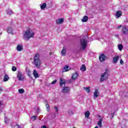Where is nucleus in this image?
<instances>
[{"mask_svg": "<svg viewBox=\"0 0 128 128\" xmlns=\"http://www.w3.org/2000/svg\"><path fill=\"white\" fill-rule=\"evenodd\" d=\"M110 70L106 68L104 72L101 74L100 80V82H104L106 80H108V76H110Z\"/></svg>", "mask_w": 128, "mask_h": 128, "instance_id": "1", "label": "nucleus"}, {"mask_svg": "<svg viewBox=\"0 0 128 128\" xmlns=\"http://www.w3.org/2000/svg\"><path fill=\"white\" fill-rule=\"evenodd\" d=\"M34 32H32L30 28L27 30L24 34V38H26L27 40H30V39L34 38Z\"/></svg>", "mask_w": 128, "mask_h": 128, "instance_id": "2", "label": "nucleus"}, {"mask_svg": "<svg viewBox=\"0 0 128 128\" xmlns=\"http://www.w3.org/2000/svg\"><path fill=\"white\" fill-rule=\"evenodd\" d=\"M34 64L36 68H40V64H42V61L40 60V54L36 53L34 56Z\"/></svg>", "mask_w": 128, "mask_h": 128, "instance_id": "3", "label": "nucleus"}, {"mask_svg": "<svg viewBox=\"0 0 128 128\" xmlns=\"http://www.w3.org/2000/svg\"><path fill=\"white\" fill-rule=\"evenodd\" d=\"M88 44V42L85 38H83L80 40V46H82V50H86V46Z\"/></svg>", "mask_w": 128, "mask_h": 128, "instance_id": "4", "label": "nucleus"}, {"mask_svg": "<svg viewBox=\"0 0 128 128\" xmlns=\"http://www.w3.org/2000/svg\"><path fill=\"white\" fill-rule=\"evenodd\" d=\"M17 78H18L19 80H24V74H22L20 71L18 72Z\"/></svg>", "mask_w": 128, "mask_h": 128, "instance_id": "5", "label": "nucleus"}, {"mask_svg": "<svg viewBox=\"0 0 128 128\" xmlns=\"http://www.w3.org/2000/svg\"><path fill=\"white\" fill-rule=\"evenodd\" d=\"M122 34H124V36H126V34H128V28H126V27L124 26H122Z\"/></svg>", "mask_w": 128, "mask_h": 128, "instance_id": "6", "label": "nucleus"}, {"mask_svg": "<svg viewBox=\"0 0 128 128\" xmlns=\"http://www.w3.org/2000/svg\"><path fill=\"white\" fill-rule=\"evenodd\" d=\"M64 94H68L70 92V88H68V86L64 87L62 90Z\"/></svg>", "mask_w": 128, "mask_h": 128, "instance_id": "7", "label": "nucleus"}, {"mask_svg": "<svg viewBox=\"0 0 128 128\" xmlns=\"http://www.w3.org/2000/svg\"><path fill=\"white\" fill-rule=\"evenodd\" d=\"M59 84L61 88H62V86H66V82L62 80V78H60Z\"/></svg>", "mask_w": 128, "mask_h": 128, "instance_id": "8", "label": "nucleus"}, {"mask_svg": "<svg viewBox=\"0 0 128 128\" xmlns=\"http://www.w3.org/2000/svg\"><path fill=\"white\" fill-rule=\"evenodd\" d=\"M64 22V18H60L56 20V24H62Z\"/></svg>", "mask_w": 128, "mask_h": 128, "instance_id": "9", "label": "nucleus"}, {"mask_svg": "<svg viewBox=\"0 0 128 128\" xmlns=\"http://www.w3.org/2000/svg\"><path fill=\"white\" fill-rule=\"evenodd\" d=\"M122 16V12L121 10H118L116 12V18H120Z\"/></svg>", "mask_w": 128, "mask_h": 128, "instance_id": "10", "label": "nucleus"}, {"mask_svg": "<svg viewBox=\"0 0 128 128\" xmlns=\"http://www.w3.org/2000/svg\"><path fill=\"white\" fill-rule=\"evenodd\" d=\"M120 58V56H116L113 58L112 62L113 64H117L118 59Z\"/></svg>", "mask_w": 128, "mask_h": 128, "instance_id": "11", "label": "nucleus"}, {"mask_svg": "<svg viewBox=\"0 0 128 128\" xmlns=\"http://www.w3.org/2000/svg\"><path fill=\"white\" fill-rule=\"evenodd\" d=\"M71 68L70 67H69L68 66L66 65L64 66V68H63V70L62 72H68V70H70Z\"/></svg>", "mask_w": 128, "mask_h": 128, "instance_id": "12", "label": "nucleus"}, {"mask_svg": "<svg viewBox=\"0 0 128 128\" xmlns=\"http://www.w3.org/2000/svg\"><path fill=\"white\" fill-rule=\"evenodd\" d=\"M99 60L101 62H104V60H106V56H104V54H102L99 56Z\"/></svg>", "mask_w": 128, "mask_h": 128, "instance_id": "13", "label": "nucleus"}, {"mask_svg": "<svg viewBox=\"0 0 128 128\" xmlns=\"http://www.w3.org/2000/svg\"><path fill=\"white\" fill-rule=\"evenodd\" d=\"M94 98H98L100 96V92H98V90L96 89L94 92Z\"/></svg>", "mask_w": 128, "mask_h": 128, "instance_id": "14", "label": "nucleus"}, {"mask_svg": "<svg viewBox=\"0 0 128 128\" xmlns=\"http://www.w3.org/2000/svg\"><path fill=\"white\" fill-rule=\"evenodd\" d=\"M78 72H76L72 74V80H76V78H78Z\"/></svg>", "mask_w": 128, "mask_h": 128, "instance_id": "15", "label": "nucleus"}, {"mask_svg": "<svg viewBox=\"0 0 128 128\" xmlns=\"http://www.w3.org/2000/svg\"><path fill=\"white\" fill-rule=\"evenodd\" d=\"M16 50L18 52H22V50H24V48H22V46L20 44H18L16 47Z\"/></svg>", "mask_w": 128, "mask_h": 128, "instance_id": "16", "label": "nucleus"}, {"mask_svg": "<svg viewBox=\"0 0 128 128\" xmlns=\"http://www.w3.org/2000/svg\"><path fill=\"white\" fill-rule=\"evenodd\" d=\"M33 75L35 78H40V76L38 75V73L36 70H34L33 72Z\"/></svg>", "mask_w": 128, "mask_h": 128, "instance_id": "17", "label": "nucleus"}, {"mask_svg": "<svg viewBox=\"0 0 128 128\" xmlns=\"http://www.w3.org/2000/svg\"><path fill=\"white\" fill-rule=\"evenodd\" d=\"M102 118H100L99 120V121L97 122L98 126H99V128H102Z\"/></svg>", "mask_w": 128, "mask_h": 128, "instance_id": "18", "label": "nucleus"}, {"mask_svg": "<svg viewBox=\"0 0 128 128\" xmlns=\"http://www.w3.org/2000/svg\"><path fill=\"white\" fill-rule=\"evenodd\" d=\"M80 70L82 72H86V65L83 64L80 68Z\"/></svg>", "mask_w": 128, "mask_h": 128, "instance_id": "19", "label": "nucleus"}, {"mask_svg": "<svg viewBox=\"0 0 128 128\" xmlns=\"http://www.w3.org/2000/svg\"><path fill=\"white\" fill-rule=\"evenodd\" d=\"M88 20V16H84L82 19V22H86Z\"/></svg>", "mask_w": 128, "mask_h": 128, "instance_id": "20", "label": "nucleus"}, {"mask_svg": "<svg viewBox=\"0 0 128 128\" xmlns=\"http://www.w3.org/2000/svg\"><path fill=\"white\" fill-rule=\"evenodd\" d=\"M66 48H64V47L63 48V49L62 50V52H61V54H62V56H66Z\"/></svg>", "mask_w": 128, "mask_h": 128, "instance_id": "21", "label": "nucleus"}, {"mask_svg": "<svg viewBox=\"0 0 128 128\" xmlns=\"http://www.w3.org/2000/svg\"><path fill=\"white\" fill-rule=\"evenodd\" d=\"M8 78H10V77H8V74H6L4 76V82H8Z\"/></svg>", "mask_w": 128, "mask_h": 128, "instance_id": "22", "label": "nucleus"}, {"mask_svg": "<svg viewBox=\"0 0 128 128\" xmlns=\"http://www.w3.org/2000/svg\"><path fill=\"white\" fill-rule=\"evenodd\" d=\"M84 88L86 92H90V87H84Z\"/></svg>", "mask_w": 128, "mask_h": 128, "instance_id": "23", "label": "nucleus"}, {"mask_svg": "<svg viewBox=\"0 0 128 128\" xmlns=\"http://www.w3.org/2000/svg\"><path fill=\"white\" fill-rule=\"evenodd\" d=\"M46 8V3H44L43 4L40 5L41 10H44Z\"/></svg>", "mask_w": 128, "mask_h": 128, "instance_id": "24", "label": "nucleus"}, {"mask_svg": "<svg viewBox=\"0 0 128 128\" xmlns=\"http://www.w3.org/2000/svg\"><path fill=\"white\" fill-rule=\"evenodd\" d=\"M7 32L8 34H12V28L10 27L7 30Z\"/></svg>", "mask_w": 128, "mask_h": 128, "instance_id": "25", "label": "nucleus"}, {"mask_svg": "<svg viewBox=\"0 0 128 128\" xmlns=\"http://www.w3.org/2000/svg\"><path fill=\"white\" fill-rule=\"evenodd\" d=\"M118 48L120 52H122V48H124V46H122V44H119L118 46Z\"/></svg>", "mask_w": 128, "mask_h": 128, "instance_id": "26", "label": "nucleus"}, {"mask_svg": "<svg viewBox=\"0 0 128 128\" xmlns=\"http://www.w3.org/2000/svg\"><path fill=\"white\" fill-rule=\"evenodd\" d=\"M7 14H14V12H12V10H8L7 11Z\"/></svg>", "mask_w": 128, "mask_h": 128, "instance_id": "27", "label": "nucleus"}, {"mask_svg": "<svg viewBox=\"0 0 128 128\" xmlns=\"http://www.w3.org/2000/svg\"><path fill=\"white\" fill-rule=\"evenodd\" d=\"M46 108L47 112H48V110H50V105L48 104H46Z\"/></svg>", "mask_w": 128, "mask_h": 128, "instance_id": "28", "label": "nucleus"}, {"mask_svg": "<svg viewBox=\"0 0 128 128\" xmlns=\"http://www.w3.org/2000/svg\"><path fill=\"white\" fill-rule=\"evenodd\" d=\"M114 116V113H110L109 114V118H112Z\"/></svg>", "mask_w": 128, "mask_h": 128, "instance_id": "29", "label": "nucleus"}, {"mask_svg": "<svg viewBox=\"0 0 128 128\" xmlns=\"http://www.w3.org/2000/svg\"><path fill=\"white\" fill-rule=\"evenodd\" d=\"M18 92L20 94H24V90L23 88H22V89H20L18 90Z\"/></svg>", "mask_w": 128, "mask_h": 128, "instance_id": "30", "label": "nucleus"}, {"mask_svg": "<svg viewBox=\"0 0 128 128\" xmlns=\"http://www.w3.org/2000/svg\"><path fill=\"white\" fill-rule=\"evenodd\" d=\"M10 120H8V118L6 117L4 118V122H5V124H8V121Z\"/></svg>", "mask_w": 128, "mask_h": 128, "instance_id": "31", "label": "nucleus"}, {"mask_svg": "<svg viewBox=\"0 0 128 128\" xmlns=\"http://www.w3.org/2000/svg\"><path fill=\"white\" fill-rule=\"evenodd\" d=\"M12 72H16V67L14 66H12Z\"/></svg>", "mask_w": 128, "mask_h": 128, "instance_id": "32", "label": "nucleus"}, {"mask_svg": "<svg viewBox=\"0 0 128 128\" xmlns=\"http://www.w3.org/2000/svg\"><path fill=\"white\" fill-rule=\"evenodd\" d=\"M90 112H85L84 115L86 118H88V116H90Z\"/></svg>", "mask_w": 128, "mask_h": 128, "instance_id": "33", "label": "nucleus"}, {"mask_svg": "<svg viewBox=\"0 0 128 128\" xmlns=\"http://www.w3.org/2000/svg\"><path fill=\"white\" fill-rule=\"evenodd\" d=\"M31 120H36V116H32L31 118Z\"/></svg>", "mask_w": 128, "mask_h": 128, "instance_id": "34", "label": "nucleus"}, {"mask_svg": "<svg viewBox=\"0 0 128 128\" xmlns=\"http://www.w3.org/2000/svg\"><path fill=\"white\" fill-rule=\"evenodd\" d=\"M58 80H54L52 82L51 84H56Z\"/></svg>", "mask_w": 128, "mask_h": 128, "instance_id": "35", "label": "nucleus"}, {"mask_svg": "<svg viewBox=\"0 0 128 128\" xmlns=\"http://www.w3.org/2000/svg\"><path fill=\"white\" fill-rule=\"evenodd\" d=\"M54 108L56 112H58V106H54Z\"/></svg>", "mask_w": 128, "mask_h": 128, "instance_id": "36", "label": "nucleus"}, {"mask_svg": "<svg viewBox=\"0 0 128 128\" xmlns=\"http://www.w3.org/2000/svg\"><path fill=\"white\" fill-rule=\"evenodd\" d=\"M120 64H124V60H120Z\"/></svg>", "mask_w": 128, "mask_h": 128, "instance_id": "37", "label": "nucleus"}, {"mask_svg": "<svg viewBox=\"0 0 128 128\" xmlns=\"http://www.w3.org/2000/svg\"><path fill=\"white\" fill-rule=\"evenodd\" d=\"M28 76H30V70L28 71Z\"/></svg>", "mask_w": 128, "mask_h": 128, "instance_id": "38", "label": "nucleus"}, {"mask_svg": "<svg viewBox=\"0 0 128 128\" xmlns=\"http://www.w3.org/2000/svg\"><path fill=\"white\" fill-rule=\"evenodd\" d=\"M2 87L0 86V94H1L2 92Z\"/></svg>", "mask_w": 128, "mask_h": 128, "instance_id": "39", "label": "nucleus"}, {"mask_svg": "<svg viewBox=\"0 0 128 128\" xmlns=\"http://www.w3.org/2000/svg\"><path fill=\"white\" fill-rule=\"evenodd\" d=\"M122 25L118 26L117 27V30H118L119 28H122Z\"/></svg>", "mask_w": 128, "mask_h": 128, "instance_id": "40", "label": "nucleus"}, {"mask_svg": "<svg viewBox=\"0 0 128 128\" xmlns=\"http://www.w3.org/2000/svg\"><path fill=\"white\" fill-rule=\"evenodd\" d=\"M44 104H48V100H44Z\"/></svg>", "mask_w": 128, "mask_h": 128, "instance_id": "41", "label": "nucleus"}, {"mask_svg": "<svg viewBox=\"0 0 128 128\" xmlns=\"http://www.w3.org/2000/svg\"><path fill=\"white\" fill-rule=\"evenodd\" d=\"M42 128H46V126H42Z\"/></svg>", "mask_w": 128, "mask_h": 128, "instance_id": "42", "label": "nucleus"}, {"mask_svg": "<svg viewBox=\"0 0 128 128\" xmlns=\"http://www.w3.org/2000/svg\"><path fill=\"white\" fill-rule=\"evenodd\" d=\"M17 126H18V128H20V125H18Z\"/></svg>", "mask_w": 128, "mask_h": 128, "instance_id": "43", "label": "nucleus"}, {"mask_svg": "<svg viewBox=\"0 0 128 128\" xmlns=\"http://www.w3.org/2000/svg\"><path fill=\"white\" fill-rule=\"evenodd\" d=\"M2 32H1L0 33V36H2Z\"/></svg>", "mask_w": 128, "mask_h": 128, "instance_id": "44", "label": "nucleus"}, {"mask_svg": "<svg viewBox=\"0 0 128 128\" xmlns=\"http://www.w3.org/2000/svg\"><path fill=\"white\" fill-rule=\"evenodd\" d=\"M52 54V52H50V56Z\"/></svg>", "mask_w": 128, "mask_h": 128, "instance_id": "45", "label": "nucleus"}, {"mask_svg": "<svg viewBox=\"0 0 128 128\" xmlns=\"http://www.w3.org/2000/svg\"><path fill=\"white\" fill-rule=\"evenodd\" d=\"M85 112H90V111H86Z\"/></svg>", "mask_w": 128, "mask_h": 128, "instance_id": "46", "label": "nucleus"}, {"mask_svg": "<svg viewBox=\"0 0 128 128\" xmlns=\"http://www.w3.org/2000/svg\"><path fill=\"white\" fill-rule=\"evenodd\" d=\"M95 128H98V126H96Z\"/></svg>", "mask_w": 128, "mask_h": 128, "instance_id": "47", "label": "nucleus"}, {"mask_svg": "<svg viewBox=\"0 0 128 128\" xmlns=\"http://www.w3.org/2000/svg\"><path fill=\"white\" fill-rule=\"evenodd\" d=\"M38 110H40V108H37Z\"/></svg>", "mask_w": 128, "mask_h": 128, "instance_id": "48", "label": "nucleus"}, {"mask_svg": "<svg viewBox=\"0 0 128 128\" xmlns=\"http://www.w3.org/2000/svg\"><path fill=\"white\" fill-rule=\"evenodd\" d=\"M2 104V103L0 102V106Z\"/></svg>", "mask_w": 128, "mask_h": 128, "instance_id": "49", "label": "nucleus"}, {"mask_svg": "<svg viewBox=\"0 0 128 128\" xmlns=\"http://www.w3.org/2000/svg\"><path fill=\"white\" fill-rule=\"evenodd\" d=\"M76 128V127H74V128Z\"/></svg>", "mask_w": 128, "mask_h": 128, "instance_id": "50", "label": "nucleus"}]
</instances>
